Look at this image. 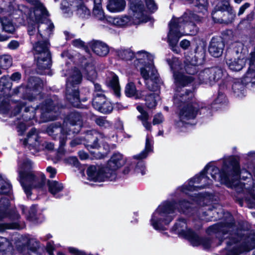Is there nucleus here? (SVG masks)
<instances>
[{"label": "nucleus", "instance_id": "obj_1", "mask_svg": "<svg viewBox=\"0 0 255 255\" xmlns=\"http://www.w3.org/2000/svg\"><path fill=\"white\" fill-rule=\"evenodd\" d=\"M208 197L203 194H199L193 199L194 202L190 203L185 200H181L177 204L174 201H166L162 202L153 213L150 222L154 229L156 230H165V226L168 225L175 216L177 210L188 216H194L201 220L211 221L216 217L213 215L218 213L215 209L203 207H194L195 204L201 205L206 202Z\"/></svg>", "mask_w": 255, "mask_h": 255}, {"label": "nucleus", "instance_id": "obj_2", "mask_svg": "<svg viewBox=\"0 0 255 255\" xmlns=\"http://www.w3.org/2000/svg\"><path fill=\"white\" fill-rule=\"evenodd\" d=\"M246 174L243 178H247L250 174L246 170H240L239 161L233 156H227L223 159V165L221 171L213 165L209 164L202 171L199 175H196L191 178L188 183L184 184L179 189L183 193L187 194L188 191H194L199 187L195 184H201L200 188H203L209 186L213 183L209 178V175L215 181L225 184L227 187L233 188L238 183L240 174Z\"/></svg>", "mask_w": 255, "mask_h": 255}, {"label": "nucleus", "instance_id": "obj_3", "mask_svg": "<svg viewBox=\"0 0 255 255\" xmlns=\"http://www.w3.org/2000/svg\"><path fill=\"white\" fill-rule=\"evenodd\" d=\"M166 61L173 71L174 83L177 87L174 103L181 108L178 118L175 120V126L176 128L183 131L184 128L192 124L191 121L195 119L198 110L197 104L190 102L193 97V93L190 91L185 92L183 91L181 93L178 90V88L187 86L195 78L178 71L180 64L177 58L172 57L171 59H167Z\"/></svg>", "mask_w": 255, "mask_h": 255}, {"label": "nucleus", "instance_id": "obj_4", "mask_svg": "<svg viewBox=\"0 0 255 255\" xmlns=\"http://www.w3.org/2000/svg\"><path fill=\"white\" fill-rule=\"evenodd\" d=\"M230 223H221L210 227L208 232L215 234L220 241L226 240L228 250L237 255L243 251H249L255 248V232L251 231L249 235L245 231L237 230L234 221L230 216Z\"/></svg>", "mask_w": 255, "mask_h": 255}, {"label": "nucleus", "instance_id": "obj_5", "mask_svg": "<svg viewBox=\"0 0 255 255\" xmlns=\"http://www.w3.org/2000/svg\"><path fill=\"white\" fill-rule=\"evenodd\" d=\"M201 21V17L191 12H185L181 17H173L169 24L168 42L172 50L178 53L179 49L177 44L179 39L184 35H195L198 28L195 22Z\"/></svg>", "mask_w": 255, "mask_h": 255}, {"label": "nucleus", "instance_id": "obj_6", "mask_svg": "<svg viewBox=\"0 0 255 255\" xmlns=\"http://www.w3.org/2000/svg\"><path fill=\"white\" fill-rule=\"evenodd\" d=\"M29 3L36 5L34 9L31 10L23 5H18L17 7H9L11 11L12 8V13L21 16L23 18H29L38 23V31L42 34L43 39H47L54 29V25L51 21L47 18L48 13L43 4L38 2V0H26Z\"/></svg>", "mask_w": 255, "mask_h": 255}, {"label": "nucleus", "instance_id": "obj_7", "mask_svg": "<svg viewBox=\"0 0 255 255\" xmlns=\"http://www.w3.org/2000/svg\"><path fill=\"white\" fill-rule=\"evenodd\" d=\"M153 56L145 51H140L134 54L133 64L140 69V74L145 81L147 87L151 91L156 88L155 85L159 75L153 64Z\"/></svg>", "mask_w": 255, "mask_h": 255}, {"label": "nucleus", "instance_id": "obj_8", "mask_svg": "<svg viewBox=\"0 0 255 255\" xmlns=\"http://www.w3.org/2000/svg\"><path fill=\"white\" fill-rule=\"evenodd\" d=\"M18 164L19 181L24 192L29 197L33 188H41L43 187L45 178L44 175H42L40 178L34 175L31 170L32 163L29 159H24L22 162L19 161Z\"/></svg>", "mask_w": 255, "mask_h": 255}, {"label": "nucleus", "instance_id": "obj_9", "mask_svg": "<svg viewBox=\"0 0 255 255\" xmlns=\"http://www.w3.org/2000/svg\"><path fill=\"white\" fill-rule=\"evenodd\" d=\"M49 43L46 39L37 41L33 43V48L35 59L41 74H46L45 70H48L51 65V57L49 51Z\"/></svg>", "mask_w": 255, "mask_h": 255}, {"label": "nucleus", "instance_id": "obj_10", "mask_svg": "<svg viewBox=\"0 0 255 255\" xmlns=\"http://www.w3.org/2000/svg\"><path fill=\"white\" fill-rule=\"evenodd\" d=\"M9 200L6 197H0V220L8 217L13 222L11 223L0 224V232L7 229H21L24 225L19 221V215L15 210L8 211Z\"/></svg>", "mask_w": 255, "mask_h": 255}, {"label": "nucleus", "instance_id": "obj_11", "mask_svg": "<svg viewBox=\"0 0 255 255\" xmlns=\"http://www.w3.org/2000/svg\"><path fill=\"white\" fill-rule=\"evenodd\" d=\"M85 138L87 140V143H85V146L89 151H91L92 149H99L101 147L99 142L103 145L105 151L103 153L99 152L96 153L94 155L95 158L101 159L104 158L110 151V147L108 143L110 137L106 136L103 133L96 130H90L87 132Z\"/></svg>", "mask_w": 255, "mask_h": 255}, {"label": "nucleus", "instance_id": "obj_12", "mask_svg": "<svg viewBox=\"0 0 255 255\" xmlns=\"http://www.w3.org/2000/svg\"><path fill=\"white\" fill-rule=\"evenodd\" d=\"M82 80V75L76 68L71 70V73L67 80L66 98V99L75 107L80 108V99L77 85Z\"/></svg>", "mask_w": 255, "mask_h": 255}, {"label": "nucleus", "instance_id": "obj_13", "mask_svg": "<svg viewBox=\"0 0 255 255\" xmlns=\"http://www.w3.org/2000/svg\"><path fill=\"white\" fill-rule=\"evenodd\" d=\"M147 9L153 12L157 9L154 0H144ZM129 6L133 12V19L136 23L146 22L150 18L144 8L142 0H129Z\"/></svg>", "mask_w": 255, "mask_h": 255}, {"label": "nucleus", "instance_id": "obj_14", "mask_svg": "<svg viewBox=\"0 0 255 255\" xmlns=\"http://www.w3.org/2000/svg\"><path fill=\"white\" fill-rule=\"evenodd\" d=\"M60 132L59 147L58 150L57 158L60 159L65 153L64 146L66 141V136L70 135V133L67 129V123L65 122L63 123L62 128H61V124L58 123H54L49 125L46 129V132L51 136H54L55 135Z\"/></svg>", "mask_w": 255, "mask_h": 255}, {"label": "nucleus", "instance_id": "obj_15", "mask_svg": "<svg viewBox=\"0 0 255 255\" xmlns=\"http://www.w3.org/2000/svg\"><path fill=\"white\" fill-rule=\"evenodd\" d=\"M212 18L215 22H231L235 16V13L228 2L219 3L212 12Z\"/></svg>", "mask_w": 255, "mask_h": 255}, {"label": "nucleus", "instance_id": "obj_16", "mask_svg": "<svg viewBox=\"0 0 255 255\" xmlns=\"http://www.w3.org/2000/svg\"><path fill=\"white\" fill-rule=\"evenodd\" d=\"M41 110V118L44 122L53 121L56 119L59 114V106L57 98L48 99L45 103L38 107Z\"/></svg>", "mask_w": 255, "mask_h": 255}, {"label": "nucleus", "instance_id": "obj_17", "mask_svg": "<svg viewBox=\"0 0 255 255\" xmlns=\"http://www.w3.org/2000/svg\"><path fill=\"white\" fill-rule=\"evenodd\" d=\"M172 230L179 236L188 239L193 246L199 244L198 236L188 228L185 219H179L173 227Z\"/></svg>", "mask_w": 255, "mask_h": 255}, {"label": "nucleus", "instance_id": "obj_18", "mask_svg": "<svg viewBox=\"0 0 255 255\" xmlns=\"http://www.w3.org/2000/svg\"><path fill=\"white\" fill-rule=\"evenodd\" d=\"M152 150V140L150 139L148 134L146 135L145 149L139 154L134 155V159L139 160L134 168V172L137 173H140L142 175L146 173V168L143 159L146 158L148 153Z\"/></svg>", "mask_w": 255, "mask_h": 255}, {"label": "nucleus", "instance_id": "obj_19", "mask_svg": "<svg viewBox=\"0 0 255 255\" xmlns=\"http://www.w3.org/2000/svg\"><path fill=\"white\" fill-rule=\"evenodd\" d=\"M87 174L88 179L91 181L102 182L106 180H111V177L108 171H106V167L90 166L87 170Z\"/></svg>", "mask_w": 255, "mask_h": 255}, {"label": "nucleus", "instance_id": "obj_20", "mask_svg": "<svg viewBox=\"0 0 255 255\" xmlns=\"http://www.w3.org/2000/svg\"><path fill=\"white\" fill-rule=\"evenodd\" d=\"M125 163V160L123 155L120 153H115L109 160L106 167V171H108L111 177V181L116 178V171Z\"/></svg>", "mask_w": 255, "mask_h": 255}, {"label": "nucleus", "instance_id": "obj_21", "mask_svg": "<svg viewBox=\"0 0 255 255\" xmlns=\"http://www.w3.org/2000/svg\"><path fill=\"white\" fill-rule=\"evenodd\" d=\"M25 104L26 102L22 101L15 102L10 100L8 97H5L4 96L0 97V111L4 113L14 108L12 112L14 115H16L19 113L21 108Z\"/></svg>", "mask_w": 255, "mask_h": 255}, {"label": "nucleus", "instance_id": "obj_22", "mask_svg": "<svg viewBox=\"0 0 255 255\" xmlns=\"http://www.w3.org/2000/svg\"><path fill=\"white\" fill-rule=\"evenodd\" d=\"M93 107L103 114H109L113 110L111 103L103 94H97L93 100Z\"/></svg>", "mask_w": 255, "mask_h": 255}, {"label": "nucleus", "instance_id": "obj_23", "mask_svg": "<svg viewBox=\"0 0 255 255\" xmlns=\"http://www.w3.org/2000/svg\"><path fill=\"white\" fill-rule=\"evenodd\" d=\"M67 123V129L70 134L78 133L82 126V117L78 112L71 113L64 120Z\"/></svg>", "mask_w": 255, "mask_h": 255}, {"label": "nucleus", "instance_id": "obj_24", "mask_svg": "<svg viewBox=\"0 0 255 255\" xmlns=\"http://www.w3.org/2000/svg\"><path fill=\"white\" fill-rule=\"evenodd\" d=\"M249 61V69L244 77L242 82L246 85L251 84V86L253 87L255 85V47L250 54Z\"/></svg>", "mask_w": 255, "mask_h": 255}, {"label": "nucleus", "instance_id": "obj_25", "mask_svg": "<svg viewBox=\"0 0 255 255\" xmlns=\"http://www.w3.org/2000/svg\"><path fill=\"white\" fill-rule=\"evenodd\" d=\"M23 145L28 146L31 149H41L40 140L38 131L35 128H32L28 132L27 138L23 140Z\"/></svg>", "mask_w": 255, "mask_h": 255}, {"label": "nucleus", "instance_id": "obj_26", "mask_svg": "<svg viewBox=\"0 0 255 255\" xmlns=\"http://www.w3.org/2000/svg\"><path fill=\"white\" fill-rule=\"evenodd\" d=\"M224 43L220 38H213L209 46V52L215 57H220L223 51Z\"/></svg>", "mask_w": 255, "mask_h": 255}, {"label": "nucleus", "instance_id": "obj_27", "mask_svg": "<svg viewBox=\"0 0 255 255\" xmlns=\"http://www.w3.org/2000/svg\"><path fill=\"white\" fill-rule=\"evenodd\" d=\"M226 63L229 68L232 71H238L242 69L245 65L246 59L243 54H240L238 58L233 59L227 55Z\"/></svg>", "mask_w": 255, "mask_h": 255}, {"label": "nucleus", "instance_id": "obj_28", "mask_svg": "<svg viewBox=\"0 0 255 255\" xmlns=\"http://www.w3.org/2000/svg\"><path fill=\"white\" fill-rule=\"evenodd\" d=\"M89 44L93 52L100 56H106L109 52L108 46L102 41L93 40Z\"/></svg>", "mask_w": 255, "mask_h": 255}, {"label": "nucleus", "instance_id": "obj_29", "mask_svg": "<svg viewBox=\"0 0 255 255\" xmlns=\"http://www.w3.org/2000/svg\"><path fill=\"white\" fill-rule=\"evenodd\" d=\"M72 3L71 5L77 7V14L82 18H88L91 14L90 10L87 8L82 0H69Z\"/></svg>", "mask_w": 255, "mask_h": 255}, {"label": "nucleus", "instance_id": "obj_30", "mask_svg": "<svg viewBox=\"0 0 255 255\" xmlns=\"http://www.w3.org/2000/svg\"><path fill=\"white\" fill-rule=\"evenodd\" d=\"M126 5L125 0H109L107 4V9L112 12L122 11Z\"/></svg>", "mask_w": 255, "mask_h": 255}, {"label": "nucleus", "instance_id": "obj_31", "mask_svg": "<svg viewBox=\"0 0 255 255\" xmlns=\"http://www.w3.org/2000/svg\"><path fill=\"white\" fill-rule=\"evenodd\" d=\"M142 97H144L145 104L149 109L155 108L157 104V101L159 99V95L157 94L150 93L146 95L145 91L141 92V98Z\"/></svg>", "mask_w": 255, "mask_h": 255}, {"label": "nucleus", "instance_id": "obj_32", "mask_svg": "<svg viewBox=\"0 0 255 255\" xmlns=\"http://www.w3.org/2000/svg\"><path fill=\"white\" fill-rule=\"evenodd\" d=\"M14 92L15 94H17L20 92L25 93L23 95V100L27 99L29 101H33L35 97L33 96V94H36L37 91H36V89L31 88L28 86L27 88H24L23 86H20L14 89Z\"/></svg>", "mask_w": 255, "mask_h": 255}, {"label": "nucleus", "instance_id": "obj_33", "mask_svg": "<svg viewBox=\"0 0 255 255\" xmlns=\"http://www.w3.org/2000/svg\"><path fill=\"white\" fill-rule=\"evenodd\" d=\"M48 190L49 192L56 198H60L62 195L60 192L63 190V186L61 183L55 180H48L47 181Z\"/></svg>", "mask_w": 255, "mask_h": 255}, {"label": "nucleus", "instance_id": "obj_34", "mask_svg": "<svg viewBox=\"0 0 255 255\" xmlns=\"http://www.w3.org/2000/svg\"><path fill=\"white\" fill-rule=\"evenodd\" d=\"M107 82L108 85L114 90L115 94L118 97L120 96V86L118 77L114 73H111L107 79Z\"/></svg>", "mask_w": 255, "mask_h": 255}, {"label": "nucleus", "instance_id": "obj_35", "mask_svg": "<svg viewBox=\"0 0 255 255\" xmlns=\"http://www.w3.org/2000/svg\"><path fill=\"white\" fill-rule=\"evenodd\" d=\"M27 30L30 36V41L32 43L43 40L42 34L38 32V26L35 24H29L28 26Z\"/></svg>", "mask_w": 255, "mask_h": 255}, {"label": "nucleus", "instance_id": "obj_36", "mask_svg": "<svg viewBox=\"0 0 255 255\" xmlns=\"http://www.w3.org/2000/svg\"><path fill=\"white\" fill-rule=\"evenodd\" d=\"M211 79V86L214 85L218 81L222 79L224 73L222 69L219 67H212L208 68Z\"/></svg>", "mask_w": 255, "mask_h": 255}, {"label": "nucleus", "instance_id": "obj_37", "mask_svg": "<svg viewBox=\"0 0 255 255\" xmlns=\"http://www.w3.org/2000/svg\"><path fill=\"white\" fill-rule=\"evenodd\" d=\"M12 33L15 30V27L11 21L7 17H0V30Z\"/></svg>", "mask_w": 255, "mask_h": 255}, {"label": "nucleus", "instance_id": "obj_38", "mask_svg": "<svg viewBox=\"0 0 255 255\" xmlns=\"http://www.w3.org/2000/svg\"><path fill=\"white\" fill-rule=\"evenodd\" d=\"M83 72V75L90 81H93L97 77V72L93 62L87 64Z\"/></svg>", "mask_w": 255, "mask_h": 255}, {"label": "nucleus", "instance_id": "obj_39", "mask_svg": "<svg viewBox=\"0 0 255 255\" xmlns=\"http://www.w3.org/2000/svg\"><path fill=\"white\" fill-rule=\"evenodd\" d=\"M118 56L126 61H131L134 59V54L129 48H121L117 51Z\"/></svg>", "mask_w": 255, "mask_h": 255}, {"label": "nucleus", "instance_id": "obj_40", "mask_svg": "<svg viewBox=\"0 0 255 255\" xmlns=\"http://www.w3.org/2000/svg\"><path fill=\"white\" fill-rule=\"evenodd\" d=\"M208 68L202 70L196 76L197 80L200 84H204L211 86Z\"/></svg>", "mask_w": 255, "mask_h": 255}, {"label": "nucleus", "instance_id": "obj_41", "mask_svg": "<svg viewBox=\"0 0 255 255\" xmlns=\"http://www.w3.org/2000/svg\"><path fill=\"white\" fill-rule=\"evenodd\" d=\"M245 84L239 80L234 82L232 86V89L235 95L239 97H242L244 96L245 93Z\"/></svg>", "mask_w": 255, "mask_h": 255}, {"label": "nucleus", "instance_id": "obj_42", "mask_svg": "<svg viewBox=\"0 0 255 255\" xmlns=\"http://www.w3.org/2000/svg\"><path fill=\"white\" fill-rule=\"evenodd\" d=\"M11 190V185L5 177L0 174V194H9Z\"/></svg>", "mask_w": 255, "mask_h": 255}, {"label": "nucleus", "instance_id": "obj_43", "mask_svg": "<svg viewBox=\"0 0 255 255\" xmlns=\"http://www.w3.org/2000/svg\"><path fill=\"white\" fill-rule=\"evenodd\" d=\"M12 87V83L8 76H3L0 79V89L3 92V94L9 92Z\"/></svg>", "mask_w": 255, "mask_h": 255}, {"label": "nucleus", "instance_id": "obj_44", "mask_svg": "<svg viewBox=\"0 0 255 255\" xmlns=\"http://www.w3.org/2000/svg\"><path fill=\"white\" fill-rule=\"evenodd\" d=\"M125 94L128 97H135L136 99L141 98V93L138 96L135 85L132 82L128 83L125 87Z\"/></svg>", "mask_w": 255, "mask_h": 255}, {"label": "nucleus", "instance_id": "obj_45", "mask_svg": "<svg viewBox=\"0 0 255 255\" xmlns=\"http://www.w3.org/2000/svg\"><path fill=\"white\" fill-rule=\"evenodd\" d=\"M11 249V244L7 239L0 237V255H4Z\"/></svg>", "mask_w": 255, "mask_h": 255}, {"label": "nucleus", "instance_id": "obj_46", "mask_svg": "<svg viewBox=\"0 0 255 255\" xmlns=\"http://www.w3.org/2000/svg\"><path fill=\"white\" fill-rule=\"evenodd\" d=\"M12 63V59L9 55L0 56V67L2 69H7Z\"/></svg>", "mask_w": 255, "mask_h": 255}, {"label": "nucleus", "instance_id": "obj_47", "mask_svg": "<svg viewBox=\"0 0 255 255\" xmlns=\"http://www.w3.org/2000/svg\"><path fill=\"white\" fill-rule=\"evenodd\" d=\"M130 21V17L128 16L125 15L113 18L112 22L113 24L116 26H124L128 24Z\"/></svg>", "mask_w": 255, "mask_h": 255}, {"label": "nucleus", "instance_id": "obj_48", "mask_svg": "<svg viewBox=\"0 0 255 255\" xmlns=\"http://www.w3.org/2000/svg\"><path fill=\"white\" fill-rule=\"evenodd\" d=\"M138 118L141 121L143 126L146 129L151 130L152 127L151 124L148 122L149 115L147 112L142 113L138 116Z\"/></svg>", "mask_w": 255, "mask_h": 255}, {"label": "nucleus", "instance_id": "obj_49", "mask_svg": "<svg viewBox=\"0 0 255 255\" xmlns=\"http://www.w3.org/2000/svg\"><path fill=\"white\" fill-rule=\"evenodd\" d=\"M184 69L186 73L190 75H194L197 72V65L196 63H191L188 59H186L185 62Z\"/></svg>", "mask_w": 255, "mask_h": 255}, {"label": "nucleus", "instance_id": "obj_50", "mask_svg": "<svg viewBox=\"0 0 255 255\" xmlns=\"http://www.w3.org/2000/svg\"><path fill=\"white\" fill-rule=\"evenodd\" d=\"M95 122L99 126L104 128H108L112 126L111 123L102 117L96 118Z\"/></svg>", "mask_w": 255, "mask_h": 255}, {"label": "nucleus", "instance_id": "obj_51", "mask_svg": "<svg viewBox=\"0 0 255 255\" xmlns=\"http://www.w3.org/2000/svg\"><path fill=\"white\" fill-rule=\"evenodd\" d=\"M93 14L99 19H102L104 18V12L102 7H94Z\"/></svg>", "mask_w": 255, "mask_h": 255}, {"label": "nucleus", "instance_id": "obj_52", "mask_svg": "<svg viewBox=\"0 0 255 255\" xmlns=\"http://www.w3.org/2000/svg\"><path fill=\"white\" fill-rule=\"evenodd\" d=\"M199 240L200 241L199 244L196 246L202 245L205 249H209L211 244V240L208 238L201 239L198 237Z\"/></svg>", "mask_w": 255, "mask_h": 255}, {"label": "nucleus", "instance_id": "obj_53", "mask_svg": "<svg viewBox=\"0 0 255 255\" xmlns=\"http://www.w3.org/2000/svg\"><path fill=\"white\" fill-rule=\"evenodd\" d=\"M64 161L66 163L75 167H78L79 164L78 159L75 156H71L65 159Z\"/></svg>", "mask_w": 255, "mask_h": 255}, {"label": "nucleus", "instance_id": "obj_54", "mask_svg": "<svg viewBox=\"0 0 255 255\" xmlns=\"http://www.w3.org/2000/svg\"><path fill=\"white\" fill-rule=\"evenodd\" d=\"M35 110V109L32 107H27L25 108L24 111L25 113H28L29 112H31V113H29L30 114V116L28 117L27 115L25 116V118H26L25 120L26 122L28 121V120H31L34 118Z\"/></svg>", "mask_w": 255, "mask_h": 255}, {"label": "nucleus", "instance_id": "obj_55", "mask_svg": "<svg viewBox=\"0 0 255 255\" xmlns=\"http://www.w3.org/2000/svg\"><path fill=\"white\" fill-rule=\"evenodd\" d=\"M68 250L70 253L74 255H92L91 254H87L84 252L78 250L77 249L73 247H69Z\"/></svg>", "mask_w": 255, "mask_h": 255}, {"label": "nucleus", "instance_id": "obj_56", "mask_svg": "<svg viewBox=\"0 0 255 255\" xmlns=\"http://www.w3.org/2000/svg\"><path fill=\"white\" fill-rule=\"evenodd\" d=\"M164 121L163 115L161 113H158L155 115L153 119V124L154 125L160 124Z\"/></svg>", "mask_w": 255, "mask_h": 255}, {"label": "nucleus", "instance_id": "obj_57", "mask_svg": "<svg viewBox=\"0 0 255 255\" xmlns=\"http://www.w3.org/2000/svg\"><path fill=\"white\" fill-rule=\"evenodd\" d=\"M46 249L47 252L48 253L49 255H53V251L55 250L54 242L53 241H49L47 242Z\"/></svg>", "mask_w": 255, "mask_h": 255}, {"label": "nucleus", "instance_id": "obj_58", "mask_svg": "<svg viewBox=\"0 0 255 255\" xmlns=\"http://www.w3.org/2000/svg\"><path fill=\"white\" fill-rule=\"evenodd\" d=\"M225 95L222 93L219 92L215 102L216 104H221L225 101Z\"/></svg>", "mask_w": 255, "mask_h": 255}, {"label": "nucleus", "instance_id": "obj_59", "mask_svg": "<svg viewBox=\"0 0 255 255\" xmlns=\"http://www.w3.org/2000/svg\"><path fill=\"white\" fill-rule=\"evenodd\" d=\"M54 145L53 143L45 142L42 144V147H41V149L44 148L48 150H52L54 149Z\"/></svg>", "mask_w": 255, "mask_h": 255}, {"label": "nucleus", "instance_id": "obj_60", "mask_svg": "<svg viewBox=\"0 0 255 255\" xmlns=\"http://www.w3.org/2000/svg\"><path fill=\"white\" fill-rule=\"evenodd\" d=\"M19 46V44L18 41L16 40L11 41L8 44V47L10 49H16Z\"/></svg>", "mask_w": 255, "mask_h": 255}, {"label": "nucleus", "instance_id": "obj_61", "mask_svg": "<svg viewBox=\"0 0 255 255\" xmlns=\"http://www.w3.org/2000/svg\"><path fill=\"white\" fill-rule=\"evenodd\" d=\"M47 172L49 174L50 178H54L56 174V170L55 168L51 166H48L46 168Z\"/></svg>", "mask_w": 255, "mask_h": 255}, {"label": "nucleus", "instance_id": "obj_62", "mask_svg": "<svg viewBox=\"0 0 255 255\" xmlns=\"http://www.w3.org/2000/svg\"><path fill=\"white\" fill-rule=\"evenodd\" d=\"M36 212V210L35 206H32L29 211V215H27V218L28 219L33 218L35 216Z\"/></svg>", "mask_w": 255, "mask_h": 255}, {"label": "nucleus", "instance_id": "obj_63", "mask_svg": "<svg viewBox=\"0 0 255 255\" xmlns=\"http://www.w3.org/2000/svg\"><path fill=\"white\" fill-rule=\"evenodd\" d=\"M21 75L19 72H15L13 73L10 79L13 81H18L21 79Z\"/></svg>", "mask_w": 255, "mask_h": 255}, {"label": "nucleus", "instance_id": "obj_64", "mask_svg": "<svg viewBox=\"0 0 255 255\" xmlns=\"http://www.w3.org/2000/svg\"><path fill=\"white\" fill-rule=\"evenodd\" d=\"M190 45V41L186 39L182 40L180 43V46L184 49H187L189 47Z\"/></svg>", "mask_w": 255, "mask_h": 255}]
</instances>
